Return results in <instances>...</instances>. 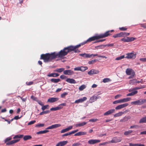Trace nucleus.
Here are the masks:
<instances>
[{
    "instance_id": "1",
    "label": "nucleus",
    "mask_w": 146,
    "mask_h": 146,
    "mask_svg": "<svg viewBox=\"0 0 146 146\" xmlns=\"http://www.w3.org/2000/svg\"><path fill=\"white\" fill-rule=\"evenodd\" d=\"M113 31V30H112L111 31H107L103 34H102L100 35H96L95 36L90 38L84 41V43L85 44L87 42H90L95 40L107 37L109 35H111L112 34H111V33Z\"/></svg>"
},
{
    "instance_id": "2",
    "label": "nucleus",
    "mask_w": 146,
    "mask_h": 146,
    "mask_svg": "<svg viewBox=\"0 0 146 146\" xmlns=\"http://www.w3.org/2000/svg\"><path fill=\"white\" fill-rule=\"evenodd\" d=\"M62 54L64 57L66 55L68 52L74 51V52H78L80 51L78 49H75L74 46H70L64 48L63 50H61Z\"/></svg>"
},
{
    "instance_id": "3",
    "label": "nucleus",
    "mask_w": 146,
    "mask_h": 146,
    "mask_svg": "<svg viewBox=\"0 0 146 146\" xmlns=\"http://www.w3.org/2000/svg\"><path fill=\"white\" fill-rule=\"evenodd\" d=\"M50 60L56 58H62L64 57L61 50L59 52H54L49 54Z\"/></svg>"
},
{
    "instance_id": "4",
    "label": "nucleus",
    "mask_w": 146,
    "mask_h": 146,
    "mask_svg": "<svg viewBox=\"0 0 146 146\" xmlns=\"http://www.w3.org/2000/svg\"><path fill=\"white\" fill-rule=\"evenodd\" d=\"M23 136V135H15L13 137V139H18L20 138H21ZM20 140L19 139H16L13 140L11 141H9L6 143L7 145H9L13 144L14 143H15L18 142Z\"/></svg>"
},
{
    "instance_id": "5",
    "label": "nucleus",
    "mask_w": 146,
    "mask_h": 146,
    "mask_svg": "<svg viewBox=\"0 0 146 146\" xmlns=\"http://www.w3.org/2000/svg\"><path fill=\"white\" fill-rule=\"evenodd\" d=\"M146 103V99H140L137 101L131 102V104L135 105H141Z\"/></svg>"
},
{
    "instance_id": "6",
    "label": "nucleus",
    "mask_w": 146,
    "mask_h": 146,
    "mask_svg": "<svg viewBox=\"0 0 146 146\" xmlns=\"http://www.w3.org/2000/svg\"><path fill=\"white\" fill-rule=\"evenodd\" d=\"M40 59H43L45 62L50 61L49 54L46 53L45 54H42L40 56Z\"/></svg>"
},
{
    "instance_id": "7",
    "label": "nucleus",
    "mask_w": 146,
    "mask_h": 146,
    "mask_svg": "<svg viewBox=\"0 0 146 146\" xmlns=\"http://www.w3.org/2000/svg\"><path fill=\"white\" fill-rule=\"evenodd\" d=\"M66 104L65 103H62L60 104L58 106L55 108H50V110L51 111H56L61 109L63 107L66 106Z\"/></svg>"
},
{
    "instance_id": "8",
    "label": "nucleus",
    "mask_w": 146,
    "mask_h": 146,
    "mask_svg": "<svg viewBox=\"0 0 146 146\" xmlns=\"http://www.w3.org/2000/svg\"><path fill=\"white\" fill-rule=\"evenodd\" d=\"M135 38L133 37H127L126 38H123L121 39V40L124 42H130L133 41Z\"/></svg>"
},
{
    "instance_id": "9",
    "label": "nucleus",
    "mask_w": 146,
    "mask_h": 146,
    "mask_svg": "<svg viewBox=\"0 0 146 146\" xmlns=\"http://www.w3.org/2000/svg\"><path fill=\"white\" fill-rule=\"evenodd\" d=\"M126 55L127 56L125 58L127 59H135L136 57V54H134L133 52L127 53Z\"/></svg>"
},
{
    "instance_id": "10",
    "label": "nucleus",
    "mask_w": 146,
    "mask_h": 146,
    "mask_svg": "<svg viewBox=\"0 0 146 146\" xmlns=\"http://www.w3.org/2000/svg\"><path fill=\"white\" fill-rule=\"evenodd\" d=\"M122 140V139L120 137H114L111 141H109L110 143H116L120 142Z\"/></svg>"
},
{
    "instance_id": "11",
    "label": "nucleus",
    "mask_w": 146,
    "mask_h": 146,
    "mask_svg": "<svg viewBox=\"0 0 146 146\" xmlns=\"http://www.w3.org/2000/svg\"><path fill=\"white\" fill-rule=\"evenodd\" d=\"M101 141L99 139H92L88 141V144L90 145H93L100 142Z\"/></svg>"
},
{
    "instance_id": "12",
    "label": "nucleus",
    "mask_w": 146,
    "mask_h": 146,
    "mask_svg": "<svg viewBox=\"0 0 146 146\" xmlns=\"http://www.w3.org/2000/svg\"><path fill=\"white\" fill-rule=\"evenodd\" d=\"M99 73V71L97 70L92 69L90 71L88 72V74L89 75L97 74Z\"/></svg>"
},
{
    "instance_id": "13",
    "label": "nucleus",
    "mask_w": 146,
    "mask_h": 146,
    "mask_svg": "<svg viewBox=\"0 0 146 146\" xmlns=\"http://www.w3.org/2000/svg\"><path fill=\"white\" fill-rule=\"evenodd\" d=\"M61 125L60 124H56L51 125L49 126L46 128V129H50L56 128L59 127L61 126Z\"/></svg>"
},
{
    "instance_id": "14",
    "label": "nucleus",
    "mask_w": 146,
    "mask_h": 146,
    "mask_svg": "<svg viewBox=\"0 0 146 146\" xmlns=\"http://www.w3.org/2000/svg\"><path fill=\"white\" fill-rule=\"evenodd\" d=\"M101 98V97L100 96H94L90 98V103H92L96 101L97 99L100 98Z\"/></svg>"
},
{
    "instance_id": "15",
    "label": "nucleus",
    "mask_w": 146,
    "mask_h": 146,
    "mask_svg": "<svg viewBox=\"0 0 146 146\" xmlns=\"http://www.w3.org/2000/svg\"><path fill=\"white\" fill-rule=\"evenodd\" d=\"M128 105V104L127 103H125L117 106L115 107V109L116 110H119L125 107H126Z\"/></svg>"
},
{
    "instance_id": "16",
    "label": "nucleus",
    "mask_w": 146,
    "mask_h": 146,
    "mask_svg": "<svg viewBox=\"0 0 146 146\" xmlns=\"http://www.w3.org/2000/svg\"><path fill=\"white\" fill-rule=\"evenodd\" d=\"M63 73L65 75H71L74 74V72L71 70H64Z\"/></svg>"
},
{
    "instance_id": "17",
    "label": "nucleus",
    "mask_w": 146,
    "mask_h": 146,
    "mask_svg": "<svg viewBox=\"0 0 146 146\" xmlns=\"http://www.w3.org/2000/svg\"><path fill=\"white\" fill-rule=\"evenodd\" d=\"M87 99V98L86 97H83L82 98L79 99L78 100H76L75 101L74 103H75L78 104L80 103H82L84 101H86Z\"/></svg>"
},
{
    "instance_id": "18",
    "label": "nucleus",
    "mask_w": 146,
    "mask_h": 146,
    "mask_svg": "<svg viewBox=\"0 0 146 146\" xmlns=\"http://www.w3.org/2000/svg\"><path fill=\"white\" fill-rule=\"evenodd\" d=\"M58 99H59L58 98H50L48 99L47 102L51 103H53L57 101Z\"/></svg>"
},
{
    "instance_id": "19",
    "label": "nucleus",
    "mask_w": 146,
    "mask_h": 146,
    "mask_svg": "<svg viewBox=\"0 0 146 146\" xmlns=\"http://www.w3.org/2000/svg\"><path fill=\"white\" fill-rule=\"evenodd\" d=\"M115 110L114 109H112L109 110L104 114V115H110L115 112Z\"/></svg>"
},
{
    "instance_id": "20",
    "label": "nucleus",
    "mask_w": 146,
    "mask_h": 146,
    "mask_svg": "<svg viewBox=\"0 0 146 146\" xmlns=\"http://www.w3.org/2000/svg\"><path fill=\"white\" fill-rule=\"evenodd\" d=\"M68 143V141H63L58 143L56 145V146H64Z\"/></svg>"
},
{
    "instance_id": "21",
    "label": "nucleus",
    "mask_w": 146,
    "mask_h": 146,
    "mask_svg": "<svg viewBox=\"0 0 146 146\" xmlns=\"http://www.w3.org/2000/svg\"><path fill=\"white\" fill-rule=\"evenodd\" d=\"M92 55H90L89 54L84 53L83 54H79V55L82 56L84 58H90L92 57Z\"/></svg>"
},
{
    "instance_id": "22",
    "label": "nucleus",
    "mask_w": 146,
    "mask_h": 146,
    "mask_svg": "<svg viewBox=\"0 0 146 146\" xmlns=\"http://www.w3.org/2000/svg\"><path fill=\"white\" fill-rule=\"evenodd\" d=\"M66 81L71 84H76V81L72 78H67L66 80Z\"/></svg>"
},
{
    "instance_id": "23",
    "label": "nucleus",
    "mask_w": 146,
    "mask_h": 146,
    "mask_svg": "<svg viewBox=\"0 0 146 146\" xmlns=\"http://www.w3.org/2000/svg\"><path fill=\"white\" fill-rule=\"evenodd\" d=\"M126 74L128 75H130L133 73V72H134L133 71L131 68H127L126 70Z\"/></svg>"
},
{
    "instance_id": "24",
    "label": "nucleus",
    "mask_w": 146,
    "mask_h": 146,
    "mask_svg": "<svg viewBox=\"0 0 146 146\" xmlns=\"http://www.w3.org/2000/svg\"><path fill=\"white\" fill-rule=\"evenodd\" d=\"M87 132H86L80 131L75 133L74 135L75 136H79L82 135H84L86 134Z\"/></svg>"
},
{
    "instance_id": "25",
    "label": "nucleus",
    "mask_w": 146,
    "mask_h": 146,
    "mask_svg": "<svg viewBox=\"0 0 146 146\" xmlns=\"http://www.w3.org/2000/svg\"><path fill=\"white\" fill-rule=\"evenodd\" d=\"M87 123L86 122H83L81 123H79L76 124L75 125V126L76 127H80L85 125Z\"/></svg>"
},
{
    "instance_id": "26",
    "label": "nucleus",
    "mask_w": 146,
    "mask_h": 146,
    "mask_svg": "<svg viewBox=\"0 0 146 146\" xmlns=\"http://www.w3.org/2000/svg\"><path fill=\"white\" fill-rule=\"evenodd\" d=\"M131 98H127L121 99V103H124L128 102L130 100Z\"/></svg>"
},
{
    "instance_id": "27",
    "label": "nucleus",
    "mask_w": 146,
    "mask_h": 146,
    "mask_svg": "<svg viewBox=\"0 0 146 146\" xmlns=\"http://www.w3.org/2000/svg\"><path fill=\"white\" fill-rule=\"evenodd\" d=\"M59 75V74L57 73H52L48 75V77H56Z\"/></svg>"
},
{
    "instance_id": "28",
    "label": "nucleus",
    "mask_w": 146,
    "mask_h": 146,
    "mask_svg": "<svg viewBox=\"0 0 146 146\" xmlns=\"http://www.w3.org/2000/svg\"><path fill=\"white\" fill-rule=\"evenodd\" d=\"M137 92L138 91L137 90H135L130 93L127 94L126 95V96H133L137 94Z\"/></svg>"
},
{
    "instance_id": "29",
    "label": "nucleus",
    "mask_w": 146,
    "mask_h": 146,
    "mask_svg": "<svg viewBox=\"0 0 146 146\" xmlns=\"http://www.w3.org/2000/svg\"><path fill=\"white\" fill-rule=\"evenodd\" d=\"M32 137L30 135H26L24 136L23 139L25 141H27L31 139L32 138Z\"/></svg>"
},
{
    "instance_id": "30",
    "label": "nucleus",
    "mask_w": 146,
    "mask_h": 146,
    "mask_svg": "<svg viewBox=\"0 0 146 146\" xmlns=\"http://www.w3.org/2000/svg\"><path fill=\"white\" fill-rule=\"evenodd\" d=\"M122 33L121 32L119 33L113 35V37L114 38H116L117 37H123L122 36Z\"/></svg>"
},
{
    "instance_id": "31",
    "label": "nucleus",
    "mask_w": 146,
    "mask_h": 146,
    "mask_svg": "<svg viewBox=\"0 0 146 146\" xmlns=\"http://www.w3.org/2000/svg\"><path fill=\"white\" fill-rule=\"evenodd\" d=\"M49 131L48 130H44L43 131H41L36 132V134H42L44 133H45L48 132H49Z\"/></svg>"
},
{
    "instance_id": "32",
    "label": "nucleus",
    "mask_w": 146,
    "mask_h": 146,
    "mask_svg": "<svg viewBox=\"0 0 146 146\" xmlns=\"http://www.w3.org/2000/svg\"><path fill=\"white\" fill-rule=\"evenodd\" d=\"M50 81L54 83H57L60 81L59 79L52 78L51 79Z\"/></svg>"
},
{
    "instance_id": "33",
    "label": "nucleus",
    "mask_w": 146,
    "mask_h": 146,
    "mask_svg": "<svg viewBox=\"0 0 146 146\" xmlns=\"http://www.w3.org/2000/svg\"><path fill=\"white\" fill-rule=\"evenodd\" d=\"M50 112V111L49 110H47L46 111H43L39 113L40 115H42L44 114L49 113Z\"/></svg>"
},
{
    "instance_id": "34",
    "label": "nucleus",
    "mask_w": 146,
    "mask_h": 146,
    "mask_svg": "<svg viewBox=\"0 0 146 146\" xmlns=\"http://www.w3.org/2000/svg\"><path fill=\"white\" fill-rule=\"evenodd\" d=\"M124 113L123 112H119L118 113H117L114 115V117H117L121 116L122 114Z\"/></svg>"
},
{
    "instance_id": "35",
    "label": "nucleus",
    "mask_w": 146,
    "mask_h": 146,
    "mask_svg": "<svg viewBox=\"0 0 146 146\" xmlns=\"http://www.w3.org/2000/svg\"><path fill=\"white\" fill-rule=\"evenodd\" d=\"M129 119V117H125L123 119H121L120 121V122H124L127 121Z\"/></svg>"
},
{
    "instance_id": "36",
    "label": "nucleus",
    "mask_w": 146,
    "mask_h": 146,
    "mask_svg": "<svg viewBox=\"0 0 146 146\" xmlns=\"http://www.w3.org/2000/svg\"><path fill=\"white\" fill-rule=\"evenodd\" d=\"M64 68H58L54 70V72H57L60 73L64 71Z\"/></svg>"
},
{
    "instance_id": "37",
    "label": "nucleus",
    "mask_w": 146,
    "mask_h": 146,
    "mask_svg": "<svg viewBox=\"0 0 146 146\" xmlns=\"http://www.w3.org/2000/svg\"><path fill=\"white\" fill-rule=\"evenodd\" d=\"M133 131L132 130H129L127 131H125L124 133V135L126 136H127L129 135H130L132 132Z\"/></svg>"
},
{
    "instance_id": "38",
    "label": "nucleus",
    "mask_w": 146,
    "mask_h": 146,
    "mask_svg": "<svg viewBox=\"0 0 146 146\" xmlns=\"http://www.w3.org/2000/svg\"><path fill=\"white\" fill-rule=\"evenodd\" d=\"M139 123H146V116L140 119Z\"/></svg>"
},
{
    "instance_id": "39",
    "label": "nucleus",
    "mask_w": 146,
    "mask_h": 146,
    "mask_svg": "<svg viewBox=\"0 0 146 146\" xmlns=\"http://www.w3.org/2000/svg\"><path fill=\"white\" fill-rule=\"evenodd\" d=\"M85 44V43H84V42L82 43H80L79 44L75 46H74V47L75 48V49H77V48H78L81 46L84 45Z\"/></svg>"
},
{
    "instance_id": "40",
    "label": "nucleus",
    "mask_w": 146,
    "mask_h": 146,
    "mask_svg": "<svg viewBox=\"0 0 146 146\" xmlns=\"http://www.w3.org/2000/svg\"><path fill=\"white\" fill-rule=\"evenodd\" d=\"M49 108V105H44L42 106V107L41 108V109L43 110L44 111V110L46 109H48Z\"/></svg>"
},
{
    "instance_id": "41",
    "label": "nucleus",
    "mask_w": 146,
    "mask_h": 146,
    "mask_svg": "<svg viewBox=\"0 0 146 146\" xmlns=\"http://www.w3.org/2000/svg\"><path fill=\"white\" fill-rule=\"evenodd\" d=\"M88 69V68L87 66H80V71H84Z\"/></svg>"
},
{
    "instance_id": "42",
    "label": "nucleus",
    "mask_w": 146,
    "mask_h": 146,
    "mask_svg": "<svg viewBox=\"0 0 146 146\" xmlns=\"http://www.w3.org/2000/svg\"><path fill=\"white\" fill-rule=\"evenodd\" d=\"M91 55H92V56H98L99 57L102 58H107V57L105 56L98 55L97 54H91Z\"/></svg>"
},
{
    "instance_id": "43",
    "label": "nucleus",
    "mask_w": 146,
    "mask_h": 146,
    "mask_svg": "<svg viewBox=\"0 0 146 146\" xmlns=\"http://www.w3.org/2000/svg\"><path fill=\"white\" fill-rule=\"evenodd\" d=\"M98 60L97 59H95L92 60L91 61H89L88 62V64H94L95 62L97 61Z\"/></svg>"
},
{
    "instance_id": "44",
    "label": "nucleus",
    "mask_w": 146,
    "mask_h": 146,
    "mask_svg": "<svg viewBox=\"0 0 146 146\" xmlns=\"http://www.w3.org/2000/svg\"><path fill=\"white\" fill-rule=\"evenodd\" d=\"M86 88V86L85 85H82L80 86L79 88V89L80 90L82 91L85 88Z\"/></svg>"
},
{
    "instance_id": "45",
    "label": "nucleus",
    "mask_w": 146,
    "mask_h": 146,
    "mask_svg": "<svg viewBox=\"0 0 146 146\" xmlns=\"http://www.w3.org/2000/svg\"><path fill=\"white\" fill-rule=\"evenodd\" d=\"M139 126L138 125H132L130 127V128L132 129H134V128L137 129L138 128H139Z\"/></svg>"
},
{
    "instance_id": "46",
    "label": "nucleus",
    "mask_w": 146,
    "mask_h": 146,
    "mask_svg": "<svg viewBox=\"0 0 146 146\" xmlns=\"http://www.w3.org/2000/svg\"><path fill=\"white\" fill-rule=\"evenodd\" d=\"M104 45H100L95 47V48L96 49H103L105 47L104 46Z\"/></svg>"
},
{
    "instance_id": "47",
    "label": "nucleus",
    "mask_w": 146,
    "mask_h": 146,
    "mask_svg": "<svg viewBox=\"0 0 146 146\" xmlns=\"http://www.w3.org/2000/svg\"><path fill=\"white\" fill-rule=\"evenodd\" d=\"M118 103H121V99L115 101L113 102V104H116Z\"/></svg>"
},
{
    "instance_id": "48",
    "label": "nucleus",
    "mask_w": 146,
    "mask_h": 146,
    "mask_svg": "<svg viewBox=\"0 0 146 146\" xmlns=\"http://www.w3.org/2000/svg\"><path fill=\"white\" fill-rule=\"evenodd\" d=\"M68 94V93L66 92H64L61 95V97L62 98H64Z\"/></svg>"
},
{
    "instance_id": "49",
    "label": "nucleus",
    "mask_w": 146,
    "mask_h": 146,
    "mask_svg": "<svg viewBox=\"0 0 146 146\" xmlns=\"http://www.w3.org/2000/svg\"><path fill=\"white\" fill-rule=\"evenodd\" d=\"M125 57L124 55H122L116 58H115L116 60H119L121 59H122L124 58Z\"/></svg>"
},
{
    "instance_id": "50",
    "label": "nucleus",
    "mask_w": 146,
    "mask_h": 146,
    "mask_svg": "<svg viewBox=\"0 0 146 146\" xmlns=\"http://www.w3.org/2000/svg\"><path fill=\"white\" fill-rule=\"evenodd\" d=\"M44 126V124L43 123H39L36 125L35 127H43Z\"/></svg>"
},
{
    "instance_id": "51",
    "label": "nucleus",
    "mask_w": 146,
    "mask_h": 146,
    "mask_svg": "<svg viewBox=\"0 0 146 146\" xmlns=\"http://www.w3.org/2000/svg\"><path fill=\"white\" fill-rule=\"evenodd\" d=\"M122 36L123 37L126 36H128L129 35L130 33H126L125 32H122Z\"/></svg>"
},
{
    "instance_id": "52",
    "label": "nucleus",
    "mask_w": 146,
    "mask_h": 146,
    "mask_svg": "<svg viewBox=\"0 0 146 146\" xmlns=\"http://www.w3.org/2000/svg\"><path fill=\"white\" fill-rule=\"evenodd\" d=\"M110 81V79L109 78H105L103 80V82L104 83L108 82Z\"/></svg>"
},
{
    "instance_id": "53",
    "label": "nucleus",
    "mask_w": 146,
    "mask_h": 146,
    "mask_svg": "<svg viewBox=\"0 0 146 146\" xmlns=\"http://www.w3.org/2000/svg\"><path fill=\"white\" fill-rule=\"evenodd\" d=\"M11 139H12V138L11 137H7L5 140V141H4L6 143V142L9 141L10 140H11Z\"/></svg>"
},
{
    "instance_id": "54",
    "label": "nucleus",
    "mask_w": 146,
    "mask_h": 146,
    "mask_svg": "<svg viewBox=\"0 0 146 146\" xmlns=\"http://www.w3.org/2000/svg\"><path fill=\"white\" fill-rule=\"evenodd\" d=\"M98 121V119H90L89 121L90 122H94Z\"/></svg>"
},
{
    "instance_id": "55",
    "label": "nucleus",
    "mask_w": 146,
    "mask_h": 146,
    "mask_svg": "<svg viewBox=\"0 0 146 146\" xmlns=\"http://www.w3.org/2000/svg\"><path fill=\"white\" fill-rule=\"evenodd\" d=\"M74 71H80V66H78L74 68Z\"/></svg>"
},
{
    "instance_id": "56",
    "label": "nucleus",
    "mask_w": 146,
    "mask_h": 146,
    "mask_svg": "<svg viewBox=\"0 0 146 146\" xmlns=\"http://www.w3.org/2000/svg\"><path fill=\"white\" fill-rule=\"evenodd\" d=\"M68 131V130L67 128H65V129H62L61 131V133H64L66 132H67V131Z\"/></svg>"
},
{
    "instance_id": "57",
    "label": "nucleus",
    "mask_w": 146,
    "mask_h": 146,
    "mask_svg": "<svg viewBox=\"0 0 146 146\" xmlns=\"http://www.w3.org/2000/svg\"><path fill=\"white\" fill-rule=\"evenodd\" d=\"M114 45V44L111 43L107 44H104V46H112Z\"/></svg>"
},
{
    "instance_id": "58",
    "label": "nucleus",
    "mask_w": 146,
    "mask_h": 146,
    "mask_svg": "<svg viewBox=\"0 0 146 146\" xmlns=\"http://www.w3.org/2000/svg\"><path fill=\"white\" fill-rule=\"evenodd\" d=\"M81 144L79 142L74 143L72 145V146H77L81 145Z\"/></svg>"
},
{
    "instance_id": "59",
    "label": "nucleus",
    "mask_w": 146,
    "mask_h": 146,
    "mask_svg": "<svg viewBox=\"0 0 146 146\" xmlns=\"http://www.w3.org/2000/svg\"><path fill=\"white\" fill-rule=\"evenodd\" d=\"M109 141L108 142H106L103 143H100L99 144L100 145H104L110 143Z\"/></svg>"
},
{
    "instance_id": "60",
    "label": "nucleus",
    "mask_w": 146,
    "mask_h": 146,
    "mask_svg": "<svg viewBox=\"0 0 146 146\" xmlns=\"http://www.w3.org/2000/svg\"><path fill=\"white\" fill-rule=\"evenodd\" d=\"M139 60L143 62H146V58H140Z\"/></svg>"
},
{
    "instance_id": "61",
    "label": "nucleus",
    "mask_w": 146,
    "mask_h": 146,
    "mask_svg": "<svg viewBox=\"0 0 146 146\" xmlns=\"http://www.w3.org/2000/svg\"><path fill=\"white\" fill-rule=\"evenodd\" d=\"M35 122L36 121L35 120H33L31 121L28 123V125H31L33 124L34 123H35Z\"/></svg>"
},
{
    "instance_id": "62",
    "label": "nucleus",
    "mask_w": 146,
    "mask_h": 146,
    "mask_svg": "<svg viewBox=\"0 0 146 146\" xmlns=\"http://www.w3.org/2000/svg\"><path fill=\"white\" fill-rule=\"evenodd\" d=\"M119 29L121 31H126L127 30V29L124 27H119Z\"/></svg>"
},
{
    "instance_id": "63",
    "label": "nucleus",
    "mask_w": 146,
    "mask_h": 146,
    "mask_svg": "<svg viewBox=\"0 0 146 146\" xmlns=\"http://www.w3.org/2000/svg\"><path fill=\"white\" fill-rule=\"evenodd\" d=\"M132 74V75H131L128 78L129 79L132 78H133V77L135 75V72H133V73L132 74Z\"/></svg>"
},
{
    "instance_id": "64",
    "label": "nucleus",
    "mask_w": 146,
    "mask_h": 146,
    "mask_svg": "<svg viewBox=\"0 0 146 146\" xmlns=\"http://www.w3.org/2000/svg\"><path fill=\"white\" fill-rule=\"evenodd\" d=\"M60 78L62 79H64L66 78V77L64 75H62L60 76Z\"/></svg>"
}]
</instances>
